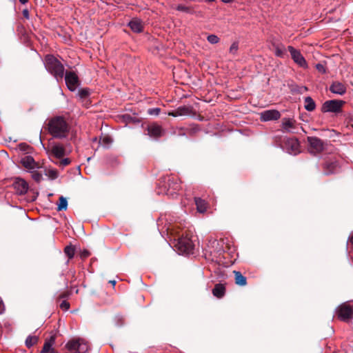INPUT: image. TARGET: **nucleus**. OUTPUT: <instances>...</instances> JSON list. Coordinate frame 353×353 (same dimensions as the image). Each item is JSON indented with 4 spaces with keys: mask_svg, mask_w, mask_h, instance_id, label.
Returning a JSON list of instances; mask_svg holds the SVG:
<instances>
[{
    "mask_svg": "<svg viewBox=\"0 0 353 353\" xmlns=\"http://www.w3.org/2000/svg\"><path fill=\"white\" fill-rule=\"evenodd\" d=\"M46 175L53 180L58 177V172L55 169H48L46 170Z\"/></svg>",
    "mask_w": 353,
    "mask_h": 353,
    "instance_id": "31",
    "label": "nucleus"
},
{
    "mask_svg": "<svg viewBox=\"0 0 353 353\" xmlns=\"http://www.w3.org/2000/svg\"><path fill=\"white\" fill-rule=\"evenodd\" d=\"M238 49H239V44L237 42H234L230 49H229V52L230 54H236L237 51H238Z\"/></svg>",
    "mask_w": 353,
    "mask_h": 353,
    "instance_id": "34",
    "label": "nucleus"
},
{
    "mask_svg": "<svg viewBox=\"0 0 353 353\" xmlns=\"http://www.w3.org/2000/svg\"><path fill=\"white\" fill-rule=\"evenodd\" d=\"M274 53L276 57L283 58L285 54V48L283 45H274Z\"/></svg>",
    "mask_w": 353,
    "mask_h": 353,
    "instance_id": "26",
    "label": "nucleus"
},
{
    "mask_svg": "<svg viewBox=\"0 0 353 353\" xmlns=\"http://www.w3.org/2000/svg\"><path fill=\"white\" fill-rule=\"evenodd\" d=\"M304 107L307 111H313L316 108L314 101L310 97H305L304 99Z\"/></svg>",
    "mask_w": 353,
    "mask_h": 353,
    "instance_id": "24",
    "label": "nucleus"
},
{
    "mask_svg": "<svg viewBox=\"0 0 353 353\" xmlns=\"http://www.w3.org/2000/svg\"><path fill=\"white\" fill-rule=\"evenodd\" d=\"M295 121L292 119H285L283 121V128L285 132L294 133L295 132V127H294Z\"/></svg>",
    "mask_w": 353,
    "mask_h": 353,
    "instance_id": "20",
    "label": "nucleus"
},
{
    "mask_svg": "<svg viewBox=\"0 0 353 353\" xmlns=\"http://www.w3.org/2000/svg\"><path fill=\"white\" fill-rule=\"evenodd\" d=\"M110 283L113 286H114V285H115V284H116V281H114V280H111V281H110Z\"/></svg>",
    "mask_w": 353,
    "mask_h": 353,
    "instance_id": "46",
    "label": "nucleus"
},
{
    "mask_svg": "<svg viewBox=\"0 0 353 353\" xmlns=\"http://www.w3.org/2000/svg\"><path fill=\"white\" fill-rule=\"evenodd\" d=\"M128 26L133 32L137 33L142 32L143 28V25L141 21L138 19H133L131 20L128 23Z\"/></svg>",
    "mask_w": 353,
    "mask_h": 353,
    "instance_id": "18",
    "label": "nucleus"
},
{
    "mask_svg": "<svg viewBox=\"0 0 353 353\" xmlns=\"http://www.w3.org/2000/svg\"><path fill=\"white\" fill-rule=\"evenodd\" d=\"M176 246L180 254H189L192 252L194 249L192 241L186 236L179 238Z\"/></svg>",
    "mask_w": 353,
    "mask_h": 353,
    "instance_id": "6",
    "label": "nucleus"
},
{
    "mask_svg": "<svg viewBox=\"0 0 353 353\" xmlns=\"http://www.w3.org/2000/svg\"><path fill=\"white\" fill-rule=\"evenodd\" d=\"M225 287L223 285L216 284L212 290V293L214 296L221 298L225 294Z\"/></svg>",
    "mask_w": 353,
    "mask_h": 353,
    "instance_id": "25",
    "label": "nucleus"
},
{
    "mask_svg": "<svg viewBox=\"0 0 353 353\" xmlns=\"http://www.w3.org/2000/svg\"><path fill=\"white\" fill-rule=\"evenodd\" d=\"M48 130L53 137L63 139L68 133L69 125L63 117L57 116L49 120Z\"/></svg>",
    "mask_w": 353,
    "mask_h": 353,
    "instance_id": "1",
    "label": "nucleus"
},
{
    "mask_svg": "<svg viewBox=\"0 0 353 353\" xmlns=\"http://www.w3.org/2000/svg\"><path fill=\"white\" fill-rule=\"evenodd\" d=\"M234 274L235 276V283L240 286H244L246 285V277L244 276L240 272L234 271Z\"/></svg>",
    "mask_w": 353,
    "mask_h": 353,
    "instance_id": "23",
    "label": "nucleus"
},
{
    "mask_svg": "<svg viewBox=\"0 0 353 353\" xmlns=\"http://www.w3.org/2000/svg\"><path fill=\"white\" fill-rule=\"evenodd\" d=\"M51 152L57 157L61 158L65 154L63 146L61 144H54L51 148Z\"/></svg>",
    "mask_w": 353,
    "mask_h": 353,
    "instance_id": "19",
    "label": "nucleus"
},
{
    "mask_svg": "<svg viewBox=\"0 0 353 353\" xmlns=\"http://www.w3.org/2000/svg\"><path fill=\"white\" fill-rule=\"evenodd\" d=\"M23 14L24 17H26V19H28V18H29V12H28V10H26H26H24L23 11Z\"/></svg>",
    "mask_w": 353,
    "mask_h": 353,
    "instance_id": "43",
    "label": "nucleus"
},
{
    "mask_svg": "<svg viewBox=\"0 0 353 353\" xmlns=\"http://www.w3.org/2000/svg\"><path fill=\"white\" fill-rule=\"evenodd\" d=\"M176 10H179V11L185 12H190L189 8L186 7V6H185L183 5H179L176 7Z\"/></svg>",
    "mask_w": 353,
    "mask_h": 353,
    "instance_id": "39",
    "label": "nucleus"
},
{
    "mask_svg": "<svg viewBox=\"0 0 353 353\" xmlns=\"http://www.w3.org/2000/svg\"><path fill=\"white\" fill-rule=\"evenodd\" d=\"M23 165L27 168H33L34 161L31 157H26L22 160Z\"/></svg>",
    "mask_w": 353,
    "mask_h": 353,
    "instance_id": "29",
    "label": "nucleus"
},
{
    "mask_svg": "<svg viewBox=\"0 0 353 353\" xmlns=\"http://www.w3.org/2000/svg\"><path fill=\"white\" fill-rule=\"evenodd\" d=\"M68 208V201L65 197L61 196L59 197V202L57 205V210H66Z\"/></svg>",
    "mask_w": 353,
    "mask_h": 353,
    "instance_id": "28",
    "label": "nucleus"
},
{
    "mask_svg": "<svg viewBox=\"0 0 353 353\" xmlns=\"http://www.w3.org/2000/svg\"><path fill=\"white\" fill-rule=\"evenodd\" d=\"M70 160L68 158H65V159H62L60 161V165L64 167V166L70 164Z\"/></svg>",
    "mask_w": 353,
    "mask_h": 353,
    "instance_id": "41",
    "label": "nucleus"
},
{
    "mask_svg": "<svg viewBox=\"0 0 353 353\" xmlns=\"http://www.w3.org/2000/svg\"><path fill=\"white\" fill-rule=\"evenodd\" d=\"M88 255V252H85V253L83 254V256H87Z\"/></svg>",
    "mask_w": 353,
    "mask_h": 353,
    "instance_id": "48",
    "label": "nucleus"
},
{
    "mask_svg": "<svg viewBox=\"0 0 353 353\" xmlns=\"http://www.w3.org/2000/svg\"><path fill=\"white\" fill-rule=\"evenodd\" d=\"M316 68L321 74H325L326 72V68L323 63H317L316 65Z\"/></svg>",
    "mask_w": 353,
    "mask_h": 353,
    "instance_id": "37",
    "label": "nucleus"
},
{
    "mask_svg": "<svg viewBox=\"0 0 353 353\" xmlns=\"http://www.w3.org/2000/svg\"><path fill=\"white\" fill-rule=\"evenodd\" d=\"M232 0H222L223 2L224 3H230Z\"/></svg>",
    "mask_w": 353,
    "mask_h": 353,
    "instance_id": "47",
    "label": "nucleus"
},
{
    "mask_svg": "<svg viewBox=\"0 0 353 353\" xmlns=\"http://www.w3.org/2000/svg\"><path fill=\"white\" fill-rule=\"evenodd\" d=\"M55 343V336H51L49 339H46L43 347L40 353H56L52 345Z\"/></svg>",
    "mask_w": 353,
    "mask_h": 353,
    "instance_id": "17",
    "label": "nucleus"
},
{
    "mask_svg": "<svg viewBox=\"0 0 353 353\" xmlns=\"http://www.w3.org/2000/svg\"><path fill=\"white\" fill-rule=\"evenodd\" d=\"M65 80L68 88L72 92L75 91L79 85V78L77 75L74 72H66Z\"/></svg>",
    "mask_w": 353,
    "mask_h": 353,
    "instance_id": "10",
    "label": "nucleus"
},
{
    "mask_svg": "<svg viewBox=\"0 0 353 353\" xmlns=\"http://www.w3.org/2000/svg\"><path fill=\"white\" fill-rule=\"evenodd\" d=\"M280 117V112L276 110H265L260 113V119L262 121H275Z\"/></svg>",
    "mask_w": 353,
    "mask_h": 353,
    "instance_id": "13",
    "label": "nucleus"
},
{
    "mask_svg": "<svg viewBox=\"0 0 353 353\" xmlns=\"http://www.w3.org/2000/svg\"><path fill=\"white\" fill-rule=\"evenodd\" d=\"M307 141L310 146V152L312 153L320 152L323 149L321 140L317 137H307Z\"/></svg>",
    "mask_w": 353,
    "mask_h": 353,
    "instance_id": "14",
    "label": "nucleus"
},
{
    "mask_svg": "<svg viewBox=\"0 0 353 353\" xmlns=\"http://www.w3.org/2000/svg\"><path fill=\"white\" fill-rule=\"evenodd\" d=\"M64 252L70 259H72L74 255V248L72 246H66Z\"/></svg>",
    "mask_w": 353,
    "mask_h": 353,
    "instance_id": "32",
    "label": "nucleus"
},
{
    "mask_svg": "<svg viewBox=\"0 0 353 353\" xmlns=\"http://www.w3.org/2000/svg\"><path fill=\"white\" fill-rule=\"evenodd\" d=\"M32 176V179L37 182H39L42 179V174L39 172H34Z\"/></svg>",
    "mask_w": 353,
    "mask_h": 353,
    "instance_id": "38",
    "label": "nucleus"
},
{
    "mask_svg": "<svg viewBox=\"0 0 353 353\" xmlns=\"http://www.w3.org/2000/svg\"><path fill=\"white\" fill-rule=\"evenodd\" d=\"M148 134L152 139L157 140L165 134V130L157 123H152L147 126Z\"/></svg>",
    "mask_w": 353,
    "mask_h": 353,
    "instance_id": "7",
    "label": "nucleus"
},
{
    "mask_svg": "<svg viewBox=\"0 0 353 353\" xmlns=\"http://www.w3.org/2000/svg\"><path fill=\"white\" fill-rule=\"evenodd\" d=\"M349 241L350 243L353 245V234L350 236Z\"/></svg>",
    "mask_w": 353,
    "mask_h": 353,
    "instance_id": "44",
    "label": "nucleus"
},
{
    "mask_svg": "<svg viewBox=\"0 0 353 353\" xmlns=\"http://www.w3.org/2000/svg\"><path fill=\"white\" fill-rule=\"evenodd\" d=\"M285 150L290 154L296 155L299 153V143L295 138H289L285 140Z\"/></svg>",
    "mask_w": 353,
    "mask_h": 353,
    "instance_id": "11",
    "label": "nucleus"
},
{
    "mask_svg": "<svg viewBox=\"0 0 353 353\" xmlns=\"http://www.w3.org/2000/svg\"><path fill=\"white\" fill-rule=\"evenodd\" d=\"M345 103L342 100H328L323 103L322 105V111L323 112L340 113L342 112V107Z\"/></svg>",
    "mask_w": 353,
    "mask_h": 353,
    "instance_id": "5",
    "label": "nucleus"
},
{
    "mask_svg": "<svg viewBox=\"0 0 353 353\" xmlns=\"http://www.w3.org/2000/svg\"><path fill=\"white\" fill-rule=\"evenodd\" d=\"M65 347L69 351L77 353H87L89 350L88 344L81 339L70 340Z\"/></svg>",
    "mask_w": 353,
    "mask_h": 353,
    "instance_id": "4",
    "label": "nucleus"
},
{
    "mask_svg": "<svg viewBox=\"0 0 353 353\" xmlns=\"http://www.w3.org/2000/svg\"><path fill=\"white\" fill-rule=\"evenodd\" d=\"M207 40L211 44H216L219 41V38L215 34H210L208 36Z\"/></svg>",
    "mask_w": 353,
    "mask_h": 353,
    "instance_id": "33",
    "label": "nucleus"
},
{
    "mask_svg": "<svg viewBox=\"0 0 353 353\" xmlns=\"http://www.w3.org/2000/svg\"><path fill=\"white\" fill-rule=\"evenodd\" d=\"M4 310H5V309H4L3 303L2 300L0 299V314H3Z\"/></svg>",
    "mask_w": 353,
    "mask_h": 353,
    "instance_id": "42",
    "label": "nucleus"
},
{
    "mask_svg": "<svg viewBox=\"0 0 353 353\" xmlns=\"http://www.w3.org/2000/svg\"><path fill=\"white\" fill-rule=\"evenodd\" d=\"M159 185L163 188V190L159 192V194H165L172 197H174L176 192L179 191L181 188V184L174 180L173 177L165 178L163 181L160 182Z\"/></svg>",
    "mask_w": 353,
    "mask_h": 353,
    "instance_id": "3",
    "label": "nucleus"
},
{
    "mask_svg": "<svg viewBox=\"0 0 353 353\" xmlns=\"http://www.w3.org/2000/svg\"><path fill=\"white\" fill-rule=\"evenodd\" d=\"M160 112H161V109L159 108H150L148 110V113L150 115H154V116L159 115Z\"/></svg>",
    "mask_w": 353,
    "mask_h": 353,
    "instance_id": "36",
    "label": "nucleus"
},
{
    "mask_svg": "<svg viewBox=\"0 0 353 353\" xmlns=\"http://www.w3.org/2000/svg\"><path fill=\"white\" fill-rule=\"evenodd\" d=\"M78 94L81 99L85 98L89 95V90L87 89H81L79 90Z\"/></svg>",
    "mask_w": 353,
    "mask_h": 353,
    "instance_id": "35",
    "label": "nucleus"
},
{
    "mask_svg": "<svg viewBox=\"0 0 353 353\" xmlns=\"http://www.w3.org/2000/svg\"><path fill=\"white\" fill-rule=\"evenodd\" d=\"M288 49L290 52L292 59L297 65L304 68L307 67V62L299 50L295 49L291 46H289Z\"/></svg>",
    "mask_w": 353,
    "mask_h": 353,
    "instance_id": "9",
    "label": "nucleus"
},
{
    "mask_svg": "<svg viewBox=\"0 0 353 353\" xmlns=\"http://www.w3.org/2000/svg\"><path fill=\"white\" fill-rule=\"evenodd\" d=\"M60 307L63 310H68L70 307V304L65 301H63L60 304Z\"/></svg>",
    "mask_w": 353,
    "mask_h": 353,
    "instance_id": "40",
    "label": "nucleus"
},
{
    "mask_svg": "<svg viewBox=\"0 0 353 353\" xmlns=\"http://www.w3.org/2000/svg\"><path fill=\"white\" fill-rule=\"evenodd\" d=\"M340 168L336 161H329L325 163L324 173L326 175L331 174L339 172Z\"/></svg>",
    "mask_w": 353,
    "mask_h": 353,
    "instance_id": "16",
    "label": "nucleus"
},
{
    "mask_svg": "<svg viewBox=\"0 0 353 353\" xmlns=\"http://www.w3.org/2000/svg\"><path fill=\"white\" fill-rule=\"evenodd\" d=\"M330 91L333 94L343 95L347 92V88L345 84L339 81H334L330 86Z\"/></svg>",
    "mask_w": 353,
    "mask_h": 353,
    "instance_id": "15",
    "label": "nucleus"
},
{
    "mask_svg": "<svg viewBox=\"0 0 353 353\" xmlns=\"http://www.w3.org/2000/svg\"><path fill=\"white\" fill-rule=\"evenodd\" d=\"M19 1L22 4H25V3H26L28 1V0H19Z\"/></svg>",
    "mask_w": 353,
    "mask_h": 353,
    "instance_id": "45",
    "label": "nucleus"
},
{
    "mask_svg": "<svg viewBox=\"0 0 353 353\" xmlns=\"http://www.w3.org/2000/svg\"><path fill=\"white\" fill-rule=\"evenodd\" d=\"M44 65L46 69L56 78L57 81L63 79L64 76V67L53 55H46Z\"/></svg>",
    "mask_w": 353,
    "mask_h": 353,
    "instance_id": "2",
    "label": "nucleus"
},
{
    "mask_svg": "<svg viewBox=\"0 0 353 353\" xmlns=\"http://www.w3.org/2000/svg\"><path fill=\"white\" fill-rule=\"evenodd\" d=\"M195 204L196 206V210L200 213H204L207 210V203L205 200H203L200 198L195 197L194 198Z\"/></svg>",
    "mask_w": 353,
    "mask_h": 353,
    "instance_id": "21",
    "label": "nucleus"
},
{
    "mask_svg": "<svg viewBox=\"0 0 353 353\" xmlns=\"http://www.w3.org/2000/svg\"><path fill=\"white\" fill-rule=\"evenodd\" d=\"M12 187L18 195H24L28 192L29 186L28 183L21 178H16Z\"/></svg>",
    "mask_w": 353,
    "mask_h": 353,
    "instance_id": "12",
    "label": "nucleus"
},
{
    "mask_svg": "<svg viewBox=\"0 0 353 353\" xmlns=\"http://www.w3.org/2000/svg\"><path fill=\"white\" fill-rule=\"evenodd\" d=\"M38 339H39L37 336L30 335L26 339V341H25L26 345L28 347H31L32 346H33L34 344H36L37 343Z\"/></svg>",
    "mask_w": 353,
    "mask_h": 353,
    "instance_id": "30",
    "label": "nucleus"
},
{
    "mask_svg": "<svg viewBox=\"0 0 353 353\" xmlns=\"http://www.w3.org/2000/svg\"><path fill=\"white\" fill-rule=\"evenodd\" d=\"M338 317L343 321H347L353 318V308L347 305H341L336 309Z\"/></svg>",
    "mask_w": 353,
    "mask_h": 353,
    "instance_id": "8",
    "label": "nucleus"
},
{
    "mask_svg": "<svg viewBox=\"0 0 353 353\" xmlns=\"http://www.w3.org/2000/svg\"><path fill=\"white\" fill-rule=\"evenodd\" d=\"M190 114L189 108L186 107H179L177 110L174 112H170L168 113V115L176 117L179 116L188 115Z\"/></svg>",
    "mask_w": 353,
    "mask_h": 353,
    "instance_id": "22",
    "label": "nucleus"
},
{
    "mask_svg": "<svg viewBox=\"0 0 353 353\" xmlns=\"http://www.w3.org/2000/svg\"><path fill=\"white\" fill-rule=\"evenodd\" d=\"M112 141L113 140L110 136L105 135L101 137L99 143L102 145L103 148H108L112 144Z\"/></svg>",
    "mask_w": 353,
    "mask_h": 353,
    "instance_id": "27",
    "label": "nucleus"
}]
</instances>
